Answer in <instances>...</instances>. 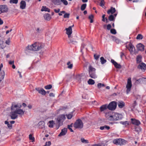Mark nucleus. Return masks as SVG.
<instances>
[{
  "mask_svg": "<svg viewBox=\"0 0 146 146\" xmlns=\"http://www.w3.org/2000/svg\"><path fill=\"white\" fill-rule=\"evenodd\" d=\"M110 129V127L106 125H105L103 126H102L100 127V129L101 130H103L105 129H106L107 130H109Z\"/></svg>",
  "mask_w": 146,
  "mask_h": 146,
  "instance_id": "obj_31",
  "label": "nucleus"
},
{
  "mask_svg": "<svg viewBox=\"0 0 146 146\" xmlns=\"http://www.w3.org/2000/svg\"><path fill=\"white\" fill-rule=\"evenodd\" d=\"M110 33L113 34H115L116 33V31L114 29H111L110 30Z\"/></svg>",
  "mask_w": 146,
  "mask_h": 146,
  "instance_id": "obj_46",
  "label": "nucleus"
},
{
  "mask_svg": "<svg viewBox=\"0 0 146 146\" xmlns=\"http://www.w3.org/2000/svg\"><path fill=\"white\" fill-rule=\"evenodd\" d=\"M120 123L124 125L125 126H126L129 125V123L127 121H121L120 122Z\"/></svg>",
  "mask_w": 146,
  "mask_h": 146,
  "instance_id": "obj_32",
  "label": "nucleus"
},
{
  "mask_svg": "<svg viewBox=\"0 0 146 146\" xmlns=\"http://www.w3.org/2000/svg\"><path fill=\"white\" fill-rule=\"evenodd\" d=\"M137 47L139 50L143 51L144 49V46L141 43L138 44Z\"/></svg>",
  "mask_w": 146,
  "mask_h": 146,
  "instance_id": "obj_18",
  "label": "nucleus"
},
{
  "mask_svg": "<svg viewBox=\"0 0 146 146\" xmlns=\"http://www.w3.org/2000/svg\"><path fill=\"white\" fill-rule=\"evenodd\" d=\"M114 66L115 68H121V66L120 64H118L117 63Z\"/></svg>",
  "mask_w": 146,
  "mask_h": 146,
  "instance_id": "obj_48",
  "label": "nucleus"
},
{
  "mask_svg": "<svg viewBox=\"0 0 146 146\" xmlns=\"http://www.w3.org/2000/svg\"><path fill=\"white\" fill-rule=\"evenodd\" d=\"M44 19L46 20L49 21L51 19V17L50 14L48 13H47L44 15Z\"/></svg>",
  "mask_w": 146,
  "mask_h": 146,
  "instance_id": "obj_23",
  "label": "nucleus"
},
{
  "mask_svg": "<svg viewBox=\"0 0 146 146\" xmlns=\"http://www.w3.org/2000/svg\"><path fill=\"white\" fill-rule=\"evenodd\" d=\"M98 86L99 88H100L101 86H104V84H102L101 83H98Z\"/></svg>",
  "mask_w": 146,
  "mask_h": 146,
  "instance_id": "obj_56",
  "label": "nucleus"
},
{
  "mask_svg": "<svg viewBox=\"0 0 146 146\" xmlns=\"http://www.w3.org/2000/svg\"><path fill=\"white\" fill-rule=\"evenodd\" d=\"M69 38V41L68 42L69 43H72L73 44H75L77 43V42L75 41L74 39L70 38V37Z\"/></svg>",
  "mask_w": 146,
  "mask_h": 146,
  "instance_id": "obj_29",
  "label": "nucleus"
},
{
  "mask_svg": "<svg viewBox=\"0 0 146 146\" xmlns=\"http://www.w3.org/2000/svg\"><path fill=\"white\" fill-rule=\"evenodd\" d=\"M108 20L110 21H114L115 17L113 15H111L108 17Z\"/></svg>",
  "mask_w": 146,
  "mask_h": 146,
  "instance_id": "obj_27",
  "label": "nucleus"
},
{
  "mask_svg": "<svg viewBox=\"0 0 146 146\" xmlns=\"http://www.w3.org/2000/svg\"><path fill=\"white\" fill-rule=\"evenodd\" d=\"M52 2L55 5H60L61 4V1L60 0H51Z\"/></svg>",
  "mask_w": 146,
  "mask_h": 146,
  "instance_id": "obj_25",
  "label": "nucleus"
},
{
  "mask_svg": "<svg viewBox=\"0 0 146 146\" xmlns=\"http://www.w3.org/2000/svg\"><path fill=\"white\" fill-rule=\"evenodd\" d=\"M67 129L66 128H64L61 130V132L58 135L59 137H61L62 136H64L66 135L67 132Z\"/></svg>",
  "mask_w": 146,
  "mask_h": 146,
  "instance_id": "obj_17",
  "label": "nucleus"
},
{
  "mask_svg": "<svg viewBox=\"0 0 146 146\" xmlns=\"http://www.w3.org/2000/svg\"><path fill=\"white\" fill-rule=\"evenodd\" d=\"M111 62L115 66L117 63L116 62L114 61V60L113 59H111Z\"/></svg>",
  "mask_w": 146,
  "mask_h": 146,
  "instance_id": "obj_53",
  "label": "nucleus"
},
{
  "mask_svg": "<svg viewBox=\"0 0 146 146\" xmlns=\"http://www.w3.org/2000/svg\"><path fill=\"white\" fill-rule=\"evenodd\" d=\"M126 47L128 49L131 54H135L136 52L135 47L131 43H130L129 44L128 47Z\"/></svg>",
  "mask_w": 146,
  "mask_h": 146,
  "instance_id": "obj_11",
  "label": "nucleus"
},
{
  "mask_svg": "<svg viewBox=\"0 0 146 146\" xmlns=\"http://www.w3.org/2000/svg\"><path fill=\"white\" fill-rule=\"evenodd\" d=\"M116 11V10L115 8L111 7L110 9L108 10L107 12V13L108 14H111L112 15L113 13H114Z\"/></svg>",
  "mask_w": 146,
  "mask_h": 146,
  "instance_id": "obj_20",
  "label": "nucleus"
},
{
  "mask_svg": "<svg viewBox=\"0 0 146 146\" xmlns=\"http://www.w3.org/2000/svg\"><path fill=\"white\" fill-rule=\"evenodd\" d=\"M35 89L39 94L42 95H45L46 94V91L42 88H36Z\"/></svg>",
  "mask_w": 146,
  "mask_h": 146,
  "instance_id": "obj_14",
  "label": "nucleus"
},
{
  "mask_svg": "<svg viewBox=\"0 0 146 146\" xmlns=\"http://www.w3.org/2000/svg\"><path fill=\"white\" fill-rule=\"evenodd\" d=\"M76 79L79 82H80L81 81V76L80 75L77 76Z\"/></svg>",
  "mask_w": 146,
  "mask_h": 146,
  "instance_id": "obj_55",
  "label": "nucleus"
},
{
  "mask_svg": "<svg viewBox=\"0 0 146 146\" xmlns=\"http://www.w3.org/2000/svg\"><path fill=\"white\" fill-rule=\"evenodd\" d=\"M117 106V103L113 101L110 102L108 106V108L111 110H113L116 108Z\"/></svg>",
  "mask_w": 146,
  "mask_h": 146,
  "instance_id": "obj_9",
  "label": "nucleus"
},
{
  "mask_svg": "<svg viewBox=\"0 0 146 146\" xmlns=\"http://www.w3.org/2000/svg\"><path fill=\"white\" fill-rule=\"evenodd\" d=\"M131 123L134 125H139L141 123L140 121L139 120L131 118Z\"/></svg>",
  "mask_w": 146,
  "mask_h": 146,
  "instance_id": "obj_16",
  "label": "nucleus"
},
{
  "mask_svg": "<svg viewBox=\"0 0 146 146\" xmlns=\"http://www.w3.org/2000/svg\"><path fill=\"white\" fill-rule=\"evenodd\" d=\"M44 44L39 42H35L33 44L27 47V49L33 51H37L44 48Z\"/></svg>",
  "mask_w": 146,
  "mask_h": 146,
  "instance_id": "obj_1",
  "label": "nucleus"
},
{
  "mask_svg": "<svg viewBox=\"0 0 146 146\" xmlns=\"http://www.w3.org/2000/svg\"><path fill=\"white\" fill-rule=\"evenodd\" d=\"M108 108V106L106 105H104L100 107V110L101 111H103Z\"/></svg>",
  "mask_w": 146,
  "mask_h": 146,
  "instance_id": "obj_26",
  "label": "nucleus"
},
{
  "mask_svg": "<svg viewBox=\"0 0 146 146\" xmlns=\"http://www.w3.org/2000/svg\"><path fill=\"white\" fill-rule=\"evenodd\" d=\"M66 117L64 115L62 114L59 115L57 118V123L58 124V129L59 127L62 125L63 122L65 120Z\"/></svg>",
  "mask_w": 146,
  "mask_h": 146,
  "instance_id": "obj_3",
  "label": "nucleus"
},
{
  "mask_svg": "<svg viewBox=\"0 0 146 146\" xmlns=\"http://www.w3.org/2000/svg\"><path fill=\"white\" fill-rule=\"evenodd\" d=\"M132 86L131 79L130 78H129L127 80V83L126 86V88H127L126 90L127 94H128L130 92Z\"/></svg>",
  "mask_w": 146,
  "mask_h": 146,
  "instance_id": "obj_8",
  "label": "nucleus"
},
{
  "mask_svg": "<svg viewBox=\"0 0 146 146\" xmlns=\"http://www.w3.org/2000/svg\"><path fill=\"white\" fill-rule=\"evenodd\" d=\"M67 108V106H61L60 107L59 109L58 110V111L61 110H64L66 109Z\"/></svg>",
  "mask_w": 146,
  "mask_h": 146,
  "instance_id": "obj_39",
  "label": "nucleus"
},
{
  "mask_svg": "<svg viewBox=\"0 0 146 146\" xmlns=\"http://www.w3.org/2000/svg\"><path fill=\"white\" fill-rule=\"evenodd\" d=\"M52 88V86L51 84L48 85L44 87V88L46 90L50 89Z\"/></svg>",
  "mask_w": 146,
  "mask_h": 146,
  "instance_id": "obj_44",
  "label": "nucleus"
},
{
  "mask_svg": "<svg viewBox=\"0 0 146 146\" xmlns=\"http://www.w3.org/2000/svg\"><path fill=\"white\" fill-rule=\"evenodd\" d=\"M74 26V25H73L72 26L69 27L68 28L66 29V34L68 35L69 38L70 37V35L72 33V27H73Z\"/></svg>",
  "mask_w": 146,
  "mask_h": 146,
  "instance_id": "obj_13",
  "label": "nucleus"
},
{
  "mask_svg": "<svg viewBox=\"0 0 146 146\" xmlns=\"http://www.w3.org/2000/svg\"><path fill=\"white\" fill-rule=\"evenodd\" d=\"M39 126L40 125H42L43 126L44 125V122L43 121H40L38 123Z\"/></svg>",
  "mask_w": 146,
  "mask_h": 146,
  "instance_id": "obj_57",
  "label": "nucleus"
},
{
  "mask_svg": "<svg viewBox=\"0 0 146 146\" xmlns=\"http://www.w3.org/2000/svg\"><path fill=\"white\" fill-rule=\"evenodd\" d=\"M120 57H121V58H122L123 56L124 55V53L123 52H120Z\"/></svg>",
  "mask_w": 146,
  "mask_h": 146,
  "instance_id": "obj_63",
  "label": "nucleus"
},
{
  "mask_svg": "<svg viewBox=\"0 0 146 146\" xmlns=\"http://www.w3.org/2000/svg\"><path fill=\"white\" fill-rule=\"evenodd\" d=\"M89 74L91 78L94 79L97 78V76L96 74L95 69L91 66H89Z\"/></svg>",
  "mask_w": 146,
  "mask_h": 146,
  "instance_id": "obj_4",
  "label": "nucleus"
},
{
  "mask_svg": "<svg viewBox=\"0 0 146 146\" xmlns=\"http://www.w3.org/2000/svg\"><path fill=\"white\" fill-rule=\"evenodd\" d=\"M143 78H139L138 80H136V83H137L138 82H139V83H140V82H141V81H142L143 80Z\"/></svg>",
  "mask_w": 146,
  "mask_h": 146,
  "instance_id": "obj_60",
  "label": "nucleus"
},
{
  "mask_svg": "<svg viewBox=\"0 0 146 146\" xmlns=\"http://www.w3.org/2000/svg\"><path fill=\"white\" fill-rule=\"evenodd\" d=\"M60 12L63 14H64V18H68L69 17L70 14L69 13H66L65 11H60Z\"/></svg>",
  "mask_w": 146,
  "mask_h": 146,
  "instance_id": "obj_24",
  "label": "nucleus"
},
{
  "mask_svg": "<svg viewBox=\"0 0 146 146\" xmlns=\"http://www.w3.org/2000/svg\"><path fill=\"white\" fill-rule=\"evenodd\" d=\"M42 11H45L48 12H50V9L48 8H47L45 6H42V8L41 9Z\"/></svg>",
  "mask_w": 146,
  "mask_h": 146,
  "instance_id": "obj_28",
  "label": "nucleus"
},
{
  "mask_svg": "<svg viewBox=\"0 0 146 146\" xmlns=\"http://www.w3.org/2000/svg\"><path fill=\"white\" fill-rule=\"evenodd\" d=\"M29 139L30 140H31L32 142H33L35 141V138L33 137L31 134H30L29 135Z\"/></svg>",
  "mask_w": 146,
  "mask_h": 146,
  "instance_id": "obj_42",
  "label": "nucleus"
},
{
  "mask_svg": "<svg viewBox=\"0 0 146 146\" xmlns=\"http://www.w3.org/2000/svg\"><path fill=\"white\" fill-rule=\"evenodd\" d=\"M100 56L99 55H97L96 54H95L94 55V58L96 60H98Z\"/></svg>",
  "mask_w": 146,
  "mask_h": 146,
  "instance_id": "obj_52",
  "label": "nucleus"
},
{
  "mask_svg": "<svg viewBox=\"0 0 146 146\" xmlns=\"http://www.w3.org/2000/svg\"><path fill=\"white\" fill-rule=\"evenodd\" d=\"M92 146H102V145H100V144H96Z\"/></svg>",
  "mask_w": 146,
  "mask_h": 146,
  "instance_id": "obj_64",
  "label": "nucleus"
},
{
  "mask_svg": "<svg viewBox=\"0 0 146 146\" xmlns=\"http://www.w3.org/2000/svg\"><path fill=\"white\" fill-rule=\"evenodd\" d=\"M73 115L72 113H70V114L66 115L67 118L68 119H70L72 117Z\"/></svg>",
  "mask_w": 146,
  "mask_h": 146,
  "instance_id": "obj_41",
  "label": "nucleus"
},
{
  "mask_svg": "<svg viewBox=\"0 0 146 146\" xmlns=\"http://www.w3.org/2000/svg\"><path fill=\"white\" fill-rule=\"evenodd\" d=\"M143 38V36L141 34H138L137 37L136 39H141Z\"/></svg>",
  "mask_w": 146,
  "mask_h": 146,
  "instance_id": "obj_45",
  "label": "nucleus"
},
{
  "mask_svg": "<svg viewBox=\"0 0 146 146\" xmlns=\"http://www.w3.org/2000/svg\"><path fill=\"white\" fill-rule=\"evenodd\" d=\"M61 1L63 2V4L65 5H67L68 4V2L66 0H60Z\"/></svg>",
  "mask_w": 146,
  "mask_h": 146,
  "instance_id": "obj_50",
  "label": "nucleus"
},
{
  "mask_svg": "<svg viewBox=\"0 0 146 146\" xmlns=\"http://www.w3.org/2000/svg\"><path fill=\"white\" fill-rule=\"evenodd\" d=\"M87 4L86 3L83 4L81 6V10L82 11L84 10L86 8V7Z\"/></svg>",
  "mask_w": 146,
  "mask_h": 146,
  "instance_id": "obj_37",
  "label": "nucleus"
},
{
  "mask_svg": "<svg viewBox=\"0 0 146 146\" xmlns=\"http://www.w3.org/2000/svg\"><path fill=\"white\" fill-rule=\"evenodd\" d=\"M94 16L92 15H90L88 17L89 19L90 20V23H91L93 22V19L94 18Z\"/></svg>",
  "mask_w": 146,
  "mask_h": 146,
  "instance_id": "obj_40",
  "label": "nucleus"
},
{
  "mask_svg": "<svg viewBox=\"0 0 146 146\" xmlns=\"http://www.w3.org/2000/svg\"><path fill=\"white\" fill-rule=\"evenodd\" d=\"M142 57L141 55H139L137 56L136 60L137 64H139L142 62Z\"/></svg>",
  "mask_w": 146,
  "mask_h": 146,
  "instance_id": "obj_22",
  "label": "nucleus"
},
{
  "mask_svg": "<svg viewBox=\"0 0 146 146\" xmlns=\"http://www.w3.org/2000/svg\"><path fill=\"white\" fill-rule=\"evenodd\" d=\"M49 125L48 126L52 128L53 127L54 121L53 120L50 121H49Z\"/></svg>",
  "mask_w": 146,
  "mask_h": 146,
  "instance_id": "obj_35",
  "label": "nucleus"
},
{
  "mask_svg": "<svg viewBox=\"0 0 146 146\" xmlns=\"http://www.w3.org/2000/svg\"><path fill=\"white\" fill-rule=\"evenodd\" d=\"M5 73L4 71L3 70L0 73V79H3L5 77Z\"/></svg>",
  "mask_w": 146,
  "mask_h": 146,
  "instance_id": "obj_30",
  "label": "nucleus"
},
{
  "mask_svg": "<svg viewBox=\"0 0 146 146\" xmlns=\"http://www.w3.org/2000/svg\"><path fill=\"white\" fill-rule=\"evenodd\" d=\"M11 117L12 119H15L17 118L18 115L15 110L12 111L11 113Z\"/></svg>",
  "mask_w": 146,
  "mask_h": 146,
  "instance_id": "obj_15",
  "label": "nucleus"
},
{
  "mask_svg": "<svg viewBox=\"0 0 146 146\" xmlns=\"http://www.w3.org/2000/svg\"><path fill=\"white\" fill-rule=\"evenodd\" d=\"M88 83L89 84L93 85L94 84L95 82L94 80H93L91 79H90L88 81Z\"/></svg>",
  "mask_w": 146,
  "mask_h": 146,
  "instance_id": "obj_33",
  "label": "nucleus"
},
{
  "mask_svg": "<svg viewBox=\"0 0 146 146\" xmlns=\"http://www.w3.org/2000/svg\"><path fill=\"white\" fill-rule=\"evenodd\" d=\"M137 68L138 69H141L142 71L145 72L146 69V65L144 63L141 62L139 64V65L137 66Z\"/></svg>",
  "mask_w": 146,
  "mask_h": 146,
  "instance_id": "obj_12",
  "label": "nucleus"
},
{
  "mask_svg": "<svg viewBox=\"0 0 146 146\" xmlns=\"http://www.w3.org/2000/svg\"><path fill=\"white\" fill-rule=\"evenodd\" d=\"M111 27V26L110 24H108L107 26V29L108 30H110Z\"/></svg>",
  "mask_w": 146,
  "mask_h": 146,
  "instance_id": "obj_51",
  "label": "nucleus"
},
{
  "mask_svg": "<svg viewBox=\"0 0 146 146\" xmlns=\"http://www.w3.org/2000/svg\"><path fill=\"white\" fill-rule=\"evenodd\" d=\"M18 0H10L9 3L11 4H17L18 3Z\"/></svg>",
  "mask_w": 146,
  "mask_h": 146,
  "instance_id": "obj_38",
  "label": "nucleus"
},
{
  "mask_svg": "<svg viewBox=\"0 0 146 146\" xmlns=\"http://www.w3.org/2000/svg\"><path fill=\"white\" fill-rule=\"evenodd\" d=\"M68 65V68L70 69H72L73 67V64H71L70 61H68L67 64Z\"/></svg>",
  "mask_w": 146,
  "mask_h": 146,
  "instance_id": "obj_36",
  "label": "nucleus"
},
{
  "mask_svg": "<svg viewBox=\"0 0 146 146\" xmlns=\"http://www.w3.org/2000/svg\"><path fill=\"white\" fill-rule=\"evenodd\" d=\"M18 107V106L17 105H14L12 104L11 108V111L15 110L17 114H18L21 115H23L24 114V111L21 109H17V108Z\"/></svg>",
  "mask_w": 146,
  "mask_h": 146,
  "instance_id": "obj_5",
  "label": "nucleus"
},
{
  "mask_svg": "<svg viewBox=\"0 0 146 146\" xmlns=\"http://www.w3.org/2000/svg\"><path fill=\"white\" fill-rule=\"evenodd\" d=\"M100 62L102 64H104L106 63V60L104 59L103 57H102L100 58Z\"/></svg>",
  "mask_w": 146,
  "mask_h": 146,
  "instance_id": "obj_34",
  "label": "nucleus"
},
{
  "mask_svg": "<svg viewBox=\"0 0 146 146\" xmlns=\"http://www.w3.org/2000/svg\"><path fill=\"white\" fill-rule=\"evenodd\" d=\"M74 127L76 129H82L83 127V123L80 119L77 120L73 125Z\"/></svg>",
  "mask_w": 146,
  "mask_h": 146,
  "instance_id": "obj_6",
  "label": "nucleus"
},
{
  "mask_svg": "<svg viewBox=\"0 0 146 146\" xmlns=\"http://www.w3.org/2000/svg\"><path fill=\"white\" fill-rule=\"evenodd\" d=\"M51 143L50 141H48V142H46L45 145L43 146H50L51 145Z\"/></svg>",
  "mask_w": 146,
  "mask_h": 146,
  "instance_id": "obj_47",
  "label": "nucleus"
},
{
  "mask_svg": "<svg viewBox=\"0 0 146 146\" xmlns=\"http://www.w3.org/2000/svg\"><path fill=\"white\" fill-rule=\"evenodd\" d=\"M105 14H104L102 16V21H104V22H105Z\"/></svg>",
  "mask_w": 146,
  "mask_h": 146,
  "instance_id": "obj_58",
  "label": "nucleus"
},
{
  "mask_svg": "<svg viewBox=\"0 0 146 146\" xmlns=\"http://www.w3.org/2000/svg\"><path fill=\"white\" fill-rule=\"evenodd\" d=\"M108 119L110 121H117L121 119L122 117V115L117 113H114L112 115H108Z\"/></svg>",
  "mask_w": 146,
  "mask_h": 146,
  "instance_id": "obj_2",
  "label": "nucleus"
},
{
  "mask_svg": "<svg viewBox=\"0 0 146 146\" xmlns=\"http://www.w3.org/2000/svg\"><path fill=\"white\" fill-rule=\"evenodd\" d=\"M137 102L136 101H134V103H133L132 105V106L133 108H134L136 105H137Z\"/></svg>",
  "mask_w": 146,
  "mask_h": 146,
  "instance_id": "obj_54",
  "label": "nucleus"
},
{
  "mask_svg": "<svg viewBox=\"0 0 146 146\" xmlns=\"http://www.w3.org/2000/svg\"><path fill=\"white\" fill-rule=\"evenodd\" d=\"M81 142L84 143H89L88 140L85 139L84 138H81Z\"/></svg>",
  "mask_w": 146,
  "mask_h": 146,
  "instance_id": "obj_43",
  "label": "nucleus"
},
{
  "mask_svg": "<svg viewBox=\"0 0 146 146\" xmlns=\"http://www.w3.org/2000/svg\"><path fill=\"white\" fill-rule=\"evenodd\" d=\"M104 0H101L100 3V5L102 7H103V6H104Z\"/></svg>",
  "mask_w": 146,
  "mask_h": 146,
  "instance_id": "obj_49",
  "label": "nucleus"
},
{
  "mask_svg": "<svg viewBox=\"0 0 146 146\" xmlns=\"http://www.w3.org/2000/svg\"><path fill=\"white\" fill-rule=\"evenodd\" d=\"M117 105L119 108H122L125 106V103L122 101H119L117 102Z\"/></svg>",
  "mask_w": 146,
  "mask_h": 146,
  "instance_id": "obj_19",
  "label": "nucleus"
},
{
  "mask_svg": "<svg viewBox=\"0 0 146 146\" xmlns=\"http://www.w3.org/2000/svg\"><path fill=\"white\" fill-rule=\"evenodd\" d=\"M14 61H10L9 62V64L12 65L14 64Z\"/></svg>",
  "mask_w": 146,
  "mask_h": 146,
  "instance_id": "obj_62",
  "label": "nucleus"
},
{
  "mask_svg": "<svg viewBox=\"0 0 146 146\" xmlns=\"http://www.w3.org/2000/svg\"><path fill=\"white\" fill-rule=\"evenodd\" d=\"M7 127H8L10 128V129H11V128H12V124H11V123H9L8 125H7Z\"/></svg>",
  "mask_w": 146,
  "mask_h": 146,
  "instance_id": "obj_59",
  "label": "nucleus"
},
{
  "mask_svg": "<svg viewBox=\"0 0 146 146\" xmlns=\"http://www.w3.org/2000/svg\"><path fill=\"white\" fill-rule=\"evenodd\" d=\"M9 9L6 5H0V14L2 13H6L8 12Z\"/></svg>",
  "mask_w": 146,
  "mask_h": 146,
  "instance_id": "obj_10",
  "label": "nucleus"
},
{
  "mask_svg": "<svg viewBox=\"0 0 146 146\" xmlns=\"http://www.w3.org/2000/svg\"><path fill=\"white\" fill-rule=\"evenodd\" d=\"M54 11L56 13H59L60 11V9H58L57 10H56V9H54Z\"/></svg>",
  "mask_w": 146,
  "mask_h": 146,
  "instance_id": "obj_61",
  "label": "nucleus"
},
{
  "mask_svg": "<svg viewBox=\"0 0 146 146\" xmlns=\"http://www.w3.org/2000/svg\"><path fill=\"white\" fill-rule=\"evenodd\" d=\"M26 5L25 1L23 0L21 1L20 3V8L22 9H25Z\"/></svg>",
  "mask_w": 146,
  "mask_h": 146,
  "instance_id": "obj_21",
  "label": "nucleus"
},
{
  "mask_svg": "<svg viewBox=\"0 0 146 146\" xmlns=\"http://www.w3.org/2000/svg\"><path fill=\"white\" fill-rule=\"evenodd\" d=\"M113 143L116 145H121L125 144L127 143V141L124 139L119 138L114 139L113 141Z\"/></svg>",
  "mask_w": 146,
  "mask_h": 146,
  "instance_id": "obj_7",
  "label": "nucleus"
}]
</instances>
